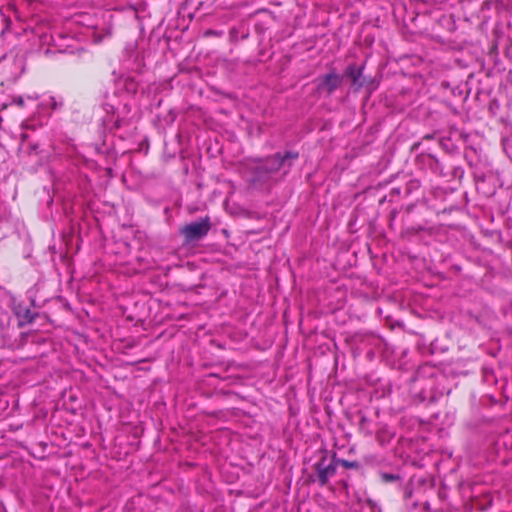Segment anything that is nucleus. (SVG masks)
Returning <instances> with one entry per match:
<instances>
[{
	"mask_svg": "<svg viewBox=\"0 0 512 512\" xmlns=\"http://www.w3.org/2000/svg\"><path fill=\"white\" fill-rule=\"evenodd\" d=\"M361 74V70H351L349 72V77L351 78L352 82H356L358 80V77L360 76Z\"/></svg>",
	"mask_w": 512,
	"mask_h": 512,
	"instance_id": "4",
	"label": "nucleus"
},
{
	"mask_svg": "<svg viewBox=\"0 0 512 512\" xmlns=\"http://www.w3.org/2000/svg\"><path fill=\"white\" fill-rule=\"evenodd\" d=\"M290 156H291L290 153H287L284 157L277 156L274 159L267 161V163L264 165L263 169L269 173L276 172L281 167L283 160Z\"/></svg>",
	"mask_w": 512,
	"mask_h": 512,
	"instance_id": "3",
	"label": "nucleus"
},
{
	"mask_svg": "<svg viewBox=\"0 0 512 512\" xmlns=\"http://www.w3.org/2000/svg\"><path fill=\"white\" fill-rule=\"evenodd\" d=\"M339 84L340 78L337 75H328L321 83L320 88L327 93H331Z\"/></svg>",
	"mask_w": 512,
	"mask_h": 512,
	"instance_id": "2",
	"label": "nucleus"
},
{
	"mask_svg": "<svg viewBox=\"0 0 512 512\" xmlns=\"http://www.w3.org/2000/svg\"><path fill=\"white\" fill-rule=\"evenodd\" d=\"M209 228L208 220H203L198 223L186 225L182 229V234L185 236L186 240L192 241L206 235Z\"/></svg>",
	"mask_w": 512,
	"mask_h": 512,
	"instance_id": "1",
	"label": "nucleus"
}]
</instances>
